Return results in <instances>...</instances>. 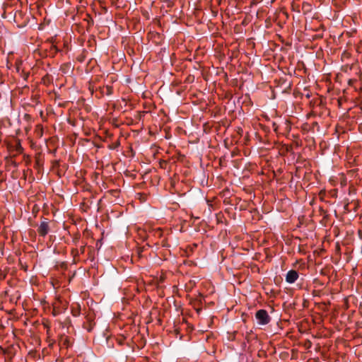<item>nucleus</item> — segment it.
Listing matches in <instances>:
<instances>
[{
  "label": "nucleus",
  "instance_id": "nucleus-1",
  "mask_svg": "<svg viewBox=\"0 0 362 362\" xmlns=\"http://www.w3.org/2000/svg\"><path fill=\"white\" fill-rule=\"evenodd\" d=\"M255 317L259 325H265L270 322V317L265 310H259L256 313Z\"/></svg>",
  "mask_w": 362,
  "mask_h": 362
},
{
  "label": "nucleus",
  "instance_id": "nucleus-2",
  "mask_svg": "<svg viewBox=\"0 0 362 362\" xmlns=\"http://www.w3.org/2000/svg\"><path fill=\"white\" fill-rule=\"evenodd\" d=\"M298 278V274L295 270H290L286 276V281L289 284L294 283Z\"/></svg>",
  "mask_w": 362,
  "mask_h": 362
},
{
  "label": "nucleus",
  "instance_id": "nucleus-3",
  "mask_svg": "<svg viewBox=\"0 0 362 362\" xmlns=\"http://www.w3.org/2000/svg\"><path fill=\"white\" fill-rule=\"evenodd\" d=\"M49 230L48 223L47 222H42L38 228V233L42 236L47 234Z\"/></svg>",
  "mask_w": 362,
  "mask_h": 362
},
{
  "label": "nucleus",
  "instance_id": "nucleus-4",
  "mask_svg": "<svg viewBox=\"0 0 362 362\" xmlns=\"http://www.w3.org/2000/svg\"><path fill=\"white\" fill-rule=\"evenodd\" d=\"M161 1H163V2H170V1H171V0H161Z\"/></svg>",
  "mask_w": 362,
  "mask_h": 362
}]
</instances>
